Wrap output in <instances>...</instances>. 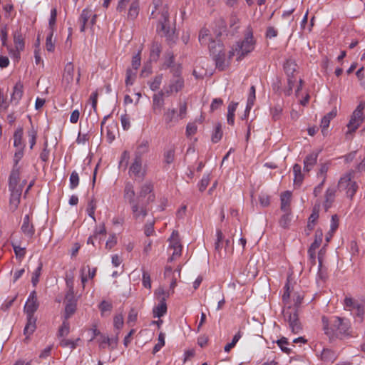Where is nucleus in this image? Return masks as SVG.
<instances>
[{
    "label": "nucleus",
    "mask_w": 365,
    "mask_h": 365,
    "mask_svg": "<svg viewBox=\"0 0 365 365\" xmlns=\"http://www.w3.org/2000/svg\"><path fill=\"white\" fill-rule=\"evenodd\" d=\"M123 199L130 205L133 219L143 221L148 215V205L154 202L155 195L150 181L143 183L138 194L130 182H127L123 190Z\"/></svg>",
    "instance_id": "obj_1"
},
{
    "label": "nucleus",
    "mask_w": 365,
    "mask_h": 365,
    "mask_svg": "<svg viewBox=\"0 0 365 365\" xmlns=\"http://www.w3.org/2000/svg\"><path fill=\"white\" fill-rule=\"evenodd\" d=\"M150 19L156 24V31L168 39L172 40L174 32L170 27L168 7L163 4V0H153V9Z\"/></svg>",
    "instance_id": "obj_2"
},
{
    "label": "nucleus",
    "mask_w": 365,
    "mask_h": 365,
    "mask_svg": "<svg viewBox=\"0 0 365 365\" xmlns=\"http://www.w3.org/2000/svg\"><path fill=\"white\" fill-rule=\"evenodd\" d=\"M322 322L324 334L330 339L349 335L351 324L349 320L346 318L337 316L330 317L323 316Z\"/></svg>",
    "instance_id": "obj_3"
},
{
    "label": "nucleus",
    "mask_w": 365,
    "mask_h": 365,
    "mask_svg": "<svg viewBox=\"0 0 365 365\" xmlns=\"http://www.w3.org/2000/svg\"><path fill=\"white\" fill-rule=\"evenodd\" d=\"M293 300L294 307H292L289 300V304L284 307L282 314L290 331L294 334H299L302 329V327L298 316V309L302 303L303 297L299 294H295Z\"/></svg>",
    "instance_id": "obj_4"
},
{
    "label": "nucleus",
    "mask_w": 365,
    "mask_h": 365,
    "mask_svg": "<svg viewBox=\"0 0 365 365\" xmlns=\"http://www.w3.org/2000/svg\"><path fill=\"white\" fill-rule=\"evenodd\" d=\"M255 48V41L252 33L249 32L246 34L242 41L236 43L229 51V58H232L235 55L237 56V60L241 61L245 56L252 52Z\"/></svg>",
    "instance_id": "obj_5"
},
{
    "label": "nucleus",
    "mask_w": 365,
    "mask_h": 365,
    "mask_svg": "<svg viewBox=\"0 0 365 365\" xmlns=\"http://www.w3.org/2000/svg\"><path fill=\"white\" fill-rule=\"evenodd\" d=\"M209 51L213 56L216 68L220 71H224L228 66L231 58H226L224 45L221 40L211 41L209 43Z\"/></svg>",
    "instance_id": "obj_6"
},
{
    "label": "nucleus",
    "mask_w": 365,
    "mask_h": 365,
    "mask_svg": "<svg viewBox=\"0 0 365 365\" xmlns=\"http://www.w3.org/2000/svg\"><path fill=\"white\" fill-rule=\"evenodd\" d=\"M365 109V101L361 102L354 110L349 123L347 124L349 133L355 132L364 122V110Z\"/></svg>",
    "instance_id": "obj_7"
},
{
    "label": "nucleus",
    "mask_w": 365,
    "mask_h": 365,
    "mask_svg": "<svg viewBox=\"0 0 365 365\" xmlns=\"http://www.w3.org/2000/svg\"><path fill=\"white\" fill-rule=\"evenodd\" d=\"M128 175L135 181L143 180L146 175V168L143 166V160L141 158L134 157L129 166Z\"/></svg>",
    "instance_id": "obj_8"
},
{
    "label": "nucleus",
    "mask_w": 365,
    "mask_h": 365,
    "mask_svg": "<svg viewBox=\"0 0 365 365\" xmlns=\"http://www.w3.org/2000/svg\"><path fill=\"white\" fill-rule=\"evenodd\" d=\"M354 172L350 171L342 176L339 181V186L345 189L346 195L349 198H352L358 189V185L355 181L352 180Z\"/></svg>",
    "instance_id": "obj_9"
},
{
    "label": "nucleus",
    "mask_w": 365,
    "mask_h": 365,
    "mask_svg": "<svg viewBox=\"0 0 365 365\" xmlns=\"http://www.w3.org/2000/svg\"><path fill=\"white\" fill-rule=\"evenodd\" d=\"M168 253L170 256L168 258L169 261H173L181 256L182 245L180 242L178 232L173 231L170 237L169 238Z\"/></svg>",
    "instance_id": "obj_10"
},
{
    "label": "nucleus",
    "mask_w": 365,
    "mask_h": 365,
    "mask_svg": "<svg viewBox=\"0 0 365 365\" xmlns=\"http://www.w3.org/2000/svg\"><path fill=\"white\" fill-rule=\"evenodd\" d=\"M38 307V303L36 291L30 293L29 298L24 306V312L26 315H34V313Z\"/></svg>",
    "instance_id": "obj_11"
},
{
    "label": "nucleus",
    "mask_w": 365,
    "mask_h": 365,
    "mask_svg": "<svg viewBox=\"0 0 365 365\" xmlns=\"http://www.w3.org/2000/svg\"><path fill=\"white\" fill-rule=\"evenodd\" d=\"M10 192V198H9V210L12 212H15L20 203L21 195L22 193L21 188H9Z\"/></svg>",
    "instance_id": "obj_12"
},
{
    "label": "nucleus",
    "mask_w": 365,
    "mask_h": 365,
    "mask_svg": "<svg viewBox=\"0 0 365 365\" xmlns=\"http://www.w3.org/2000/svg\"><path fill=\"white\" fill-rule=\"evenodd\" d=\"M320 152L321 150H314L305 157L303 162L304 172H309L313 169L314 166L317 163V159Z\"/></svg>",
    "instance_id": "obj_13"
},
{
    "label": "nucleus",
    "mask_w": 365,
    "mask_h": 365,
    "mask_svg": "<svg viewBox=\"0 0 365 365\" xmlns=\"http://www.w3.org/2000/svg\"><path fill=\"white\" fill-rule=\"evenodd\" d=\"M20 181V167L13 166L9 178V188H21L22 185H19Z\"/></svg>",
    "instance_id": "obj_14"
},
{
    "label": "nucleus",
    "mask_w": 365,
    "mask_h": 365,
    "mask_svg": "<svg viewBox=\"0 0 365 365\" xmlns=\"http://www.w3.org/2000/svg\"><path fill=\"white\" fill-rule=\"evenodd\" d=\"M93 16V11L91 9H85L82 11L79 17L78 21L81 24L80 31L84 32L88 26L89 20Z\"/></svg>",
    "instance_id": "obj_15"
},
{
    "label": "nucleus",
    "mask_w": 365,
    "mask_h": 365,
    "mask_svg": "<svg viewBox=\"0 0 365 365\" xmlns=\"http://www.w3.org/2000/svg\"><path fill=\"white\" fill-rule=\"evenodd\" d=\"M21 230L26 237L31 238L34 236L35 233V229L33 224L30 222L29 215H26L24 216Z\"/></svg>",
    "instance_id": "obj_16"
},
{
    "label": "nucleus",
    "mask_w": 365,
    "mask_h": 365,
    "mask_svg": "<svg viewBox=\"0 0 365 365\" xmlns=\"http://www.w3.org/2000/svg\"><path fill=\"white\" fill-rule=\"evenodd\" d=\"M292 192L290 191H285L281 194L280 200L281 206L280 209L282 212H292L290 208Z\"/></svg>",
    "instance_id": "obj_17"
},
{
    "label": "nucleus",
    "mask_w": 365,
    "mask_h": 365,
    "mask_svg": "<svg viewBox=\"0 0 365 365\" xmlns=\"http://www.w3.org/2000/svg\"><path fill=\"white\" fill-rule=\"evenodd\" d=\"M336 113H337L336 109L334 108L322 118V119L321 120L320 127L322 128V133H323L324 135H326V133L327 131V128L329 126L331 120H332L334 117H336Z\"/></svg>",
    "instance_id": "obj_18"
},
{
    "label": "nucleus",
    "mask_w": 365,
    "mask_h": 365,
    "mask_svg": "<svg viewBox=\"0 0 365 365\" xmlns=\"http://www.w3.org/2000/svg\"><path fill=\"white\" fill-rule=\"evenodd\" d=\"M24 93V86L21 82L19 81L16 83L13 88V92L11 96V101L15 104L19 103Z\"/></svg>",
    "instance_id": "obj_19"
},
{
    "label": "nucleus",
    "mask_w": 365,
    "mask_h": 365,
    "mask_svg": "<svg viewBox=\"0 0 365 365\" xmlns=\"http://www.w3.org/2000/svg\"><path fill=\"white\" fill-rule=\"evenodd\" d=\"M74 66L71 62L67 63L65 66L63 80L67 84H70L73 81Z\"/></svg>",
    "instance_id": "obj_20"
},
{
    "label": "nucleus",
    "mask_w": 365,
    "mask_h": 365,
    "mask_svg": "<svg viewBox=\"0 0 365 365\" xmlns=\"http://www.w3.org/2000/svg\"><path fill=\"white\" fill-rule=\"evenodd\" d=\"M13 40L15 48L24 50L25 41L22 33L20 30H16L13 32Z\"/></svg>",
    "instance_id": "obj_21"
},
{
    "label": "nucleus",
    "mask_w": 365,
    "mask_h": 365,
    "mask_svg": "<svg viewBox=\"0 0 365 365\" xmlns=\"http://www.w3.org/2000/svg\"><path fill=\"white\" fill-rule=\"evenodd\" d=\"M336 190L334 187H329L326 190L325 200L324 202V207L326 211H327L332 205L335 198Z\"/></svg>",
    "instance_id": "obj_22"
},
{
    "label": "nucleus",
    "mask_w": 365,
    "mask_h": 365,
    "mask_svg": "<svg viewBox=\"0 0 365 365\" xmlns=\"http://www.w3.org/2000/svg\"><path fill=\"white\" fill-rule=\"evenodd\" d=\"M283 67L287 78H294V73L297 71V65L293 59H287L284 62Z\"/></svg>",
    "instance_id": "obj_23"
},
{
    "label": "nucleus",
    "mask_w": 365,
    "mask_h": 365,
    "mask_svg": "<svg viewBox=\"0 0 365 365\" xmlns=\"http://www.w3.org/2000/svg\"><path fill=\"white\" fill-rule=\"evenodd\" d=\"M36 317L34 315H27V323L24 327V332L25 335L29 336L36 330Z\"/></svg>",
    "instance_id": "obj_24"
},
{
    "label": "nucleus",
    "mask_w": 365,
    "mask_h": 365,
    "mask_svg": "<svg viewBox=\"0 0 365 365\" xmlns=\"http://www.w3.org/2000/svg\"><path fill=\"white\" fill-rule=\"evenodd\" d=\"M167 312V304L165 302H159L153 309V315L154 318H160Z\"/></svg>",
    "instance_id": "obj_25"
},
{
    "label": "nucleus",
    "mask_w": 365,
    "mask_h": 365,
    "mask_svg": "<svg viewBox=\"0 0 365 365\" xmlns=\"http://www.w3.org/2000/svg\"><path fill=\"white\" fill-rule=\"evenodd\" d=\"M139 14V1L138 0H133L130 2V6L128 8V19L130 20H134L137 18Z\"/></svg>",
    "instance_id": "obj_26"
},
{
    "label": "nucleus",
    "mask_w": 365,
    "mask_h": 365,
    "mask_svg": "<svg viewBox=\"0 0 365 365\" xmlns=\"http://www.w3.org/2000/svg\"><path fill=\"white\" fill-rule=\"evenodd\" d=\"M164 119L165 123L171 126L174 123L178 120V113L175 108L168 109L164 113Z\"/></svg>",
    "instance_id": "obj_27"
},
{
    "label": "nucleus",
    "mask_w": 365,
    "mask_h": 365,
    "mask_svg": "<svg viewBox=\"0 0 365 365\" xmlns=\"http://www.w3.org/2000/svg\"><path fill=\"white\" fill-rule=\"evenodd\" d=\"M222 35V32H220L217 35V38H218L219 36ZM219 39H217V41ZM214 41L210 36L209 31L207 29H202L200 32L199 35V41L202 45H207L209 46V43Z\"/></svg>",
    "instance_id": "obj_28"
},
{
    "label": "nucleus",
    "mask_w": 365,
    "mask_h": 365,
    "mask_svg": "<svg viewBox=\"0 0 365 365\" xmlns=\"http://www.w3.org/2000/svg\"><path fill=\"white\" fill-rule=\"evenodd\" d=\"M164 105L163 93L162 91L155 93L153 96V108L155 111L161 110Z\"/></svg>",
    "instance_id": "obj_29"
},
{
    "label": "nucleus",
    "mask_w": 365,
    "mask_h": 365,
    "mask_svg": "<svg viewBox=\"0 0 365 365\" xmlns=\"http://www.w3.org/2000/svg\"><path fill=\"white\" fill-rule=\"evenodd\" d=\"M118 131L117 124L112 123L106 126V140L111 143L115 139V133Z\"/></svg>",
    "instance_id": "obj_30"
},
{
    "label": "nucleus",
    "mask_w": 365,
    "mask_h": 365,
    "mask_svg": "<svg viewBox=\"0 0 365 365\" xmlns=\"http://www.w3.org/2000/svg\"><path fill=\"white\" fill-rule=\"evenodd\" d=\"M149 150V143L147 140H142L140 144L138 145L137 149L135 152L134 157L142 159V156L143 154L148 152Z\"/></svg>",
    "instance_id": "obj_31"
},
{
    "label": "nucleus",
    "mask_w": 365,
    "mask_h": 365,
    "mask_svg": "<svg viewBox=\"0 0 365 365\" xmlns=\"http://www.w3.org/2000/svg\"><path fill=\"white\" fill-rule=\"evenodd\" d=\"M294 182L295 185H300L304 180V175L302 173V167L296 163L293 166Z\"/></svg>",
    "instance_id": "obj_32"
},
{
    "label": "nucleus",
    "mask_w": 365,
    "mask_h": 365,
    "mask_svg": "<svg viewBox=\"0 0 365 365\" xmlns=\"http://www.w3.org/2000/svg\"><path fill=\"white\" fill-rule=\"evenodd\" d=\"M23 129L21 128H17L14 134V145L16 148H24L23 143Z\"/></svg>",
    "instance_id": "obj_33"
},
{
    "label": "nucleus",
    "mask_w": 365,
    "mask_h": 365,
    "mask_svg": "<svg viewBox=\"0 0 365 365\" xmlns=\"http://www.w3.org/2000/svg\"><path fill=\"white\" fill-rule=\"evenodd\" d=\"M98 342L101 349H105L106 344L108 346H112L113 348L118 343V338L116 337L115 339H110L109 337L102 334L98 339Z\"/></svg>",
    "instance_id": "obj_34"
},
{
    "label": "nucleus",
    "mask_w": 365,
    "mask_h": 365,
    "mask_svg": "<svg viewBox=\"0 0 365 365\" xmlns=\"http://www.w3.org/2000/svg\"><path fill=\"white\" fill-rule=\"evenodd\" d=\"M292 220V212H284L281 216L279 224V226L284 229L288 228Z\"/></svg>",
    "instance_id": "obj_35"
},
{
    "label": "nucleus",
    "mask_w": 365,
    "mask_h": 365,
    "mask_svg": "<svg viewBox=\"0 0 365 365\" xmlns=\"http://www.w3.org/2000/svg\"><path fill=\"white\" fill-rule=\"evenodd\" d=\"M359 302L350 297H346L344 299L343 306L344 309L347 311L354 312Z\"/></svg>",
    "instance_id": "obj_36"
},
{
    "label": "nucleus",
    "mask_w": 365,
    "mask_h": 365,
    "mask_svg": "<svg viewBox=\"0 0 365 365\" xmlns=\"http://www.w3.org/2000/svg\"><path fill=\"white\" fill-rule=\"evenodd\" d=\"M76 303L73 300H69L66 304L64 319H68L76 312Z\"/></svg>",
    "instance_id": "obj_37"
},
{
    "label": "nucleus",
    "mask_w": 365,
    "mask_h": 365,
    "mask_svg": "<svg viewBox=\"0 0 365 365\" xmlns=\"http://www.w3.org/2000/svg\"><path fill=\"white\" fill-rule=\"evenodd\" d=\"M320 356L324 361H333L335 359V353L329 349H323Z\"/></svg>",
    "instance_id": "obj_38"
},
{
    "label": "nucleus",
    "mask_w": 365,
    "mask_h": 365,
    "mask_svg": "<svg viewBox=\"0 0 365 365\" xmlns=\"http://www.w3.org/2000/svg\"><path fill=\"white\" fill-rule=\"evenodd\" d=\"M98 308L101 312V316L105 317L107 315V312L110 313L111 312L113 304L108 301L103 300L100 303Z\"/></svg>",
    "instance_id": "obj_39"
},
{
    "label": "nucleus",
    "mask_w": 365,
    "mask_h": 365,
    "mask_svg": "<svg viewBox=\"0 0 365 365\" xmlns=\"http://www.w3.org/2000/svg\"><path fill=\"white\" fill-rule=\"evenodd\" d=\"M137 71H133V69L128 68L126 70V76H125V85L126 86H132L134 83L135 80Z\"/></svg>",
    "instance_id": "obj_40"
},
{
    "label": "nucleus",
    "mask_w": 365,
    "mask_h": 365,
    "mask_svg": "<svg viewBox=\"0 0 365 365\" xmlns=\"http://www.w3.org/2000/svg\"><path fill=\"white\" fill-rule=\"evenodd\" d=\"M255 86H252L250 89V94L247 98L246 111L250 112L255 100Z\"/></svg>",
    "instance_id": "obj_41"
},
{
    "label": "nucleus",
    "mask_w": 365,
    "mask_h": 365,
    "mask_svg": "<svg viewBox=\"0 0 365 365\" xmlns=\"http://www.w3.org/2000/svg\"><path fill=\"white\" fill-rule=\"evenodd\" d=\"M6 48L11 58L14 60V62L18 63L21 58V52L24 50L12 48L10 46H7Z\"/></svg>",
    "instance_id": "obj_42"
},
{
    "label": "nucleus",
    "mask_w": 365,
    "mask_h": 365,
    "mask_svg": "<svg viewBox=\"0 0 365 365\" xmlns=\"http://www.w3.org/2000/svg\"><path fill=\"white\" fill-rule=\"evenodd\" d=\"M290 294L291 289L289 286V281L287 279L284 287V293L282 294V302L284 304V307L289 304V301L290 300Z\"/></svg>",
    "instance_id": "obj_43"
},
{
    "label": "nucleus",
    "mask_w": 365,
    "mask_h": 365,
    "mask_svg": "<svg viewBox=\"0 0 365 365\" xmlns=\"http://www.w3.org/2000/svg\"><path fill=\"white\" fill-rule=\"evenodd\" d=\"M323 233L321 230H317L315 232L314 241L311 244L312 250H317L322 244Z\"/></svg>",
    "instance_id": "obj_44"
},
{
    "label": "nucleus",
    "mask_w": 365,
    "mask_h": 365,
    "mask_svg": "<svg viewBox=\"0 0 365 365\" xmlns=\"http://www.w3.org/2000/svg\"><path fill=\"white\" fill-rule=\"evenodd\" d=\"M277 344L284 353H286L287 354H290L292 351V349L289 347H287V345L289 344L288 339L286 337H282L281 339H278L277 341Z\"/></svg>",
    "instance_id": "obj_45"
},
{
    "label": "nucleus",
    "mask_w": 365,
    "mask_h": 365,
    "mask_svg": "<svg viewBox=\"0 0 365 365\" xmlns=\"http://www.w3.org/2000/svg\"><path fill=\"white\" fill-rule=\"evenodd\" d=\"M42 267H43V264L40 262L38 263V267H36V269L34 271V272L32 274L31 283L34 287H36L37 285V284L38 283L39 277H40V275L41 273Z\"/></svg>",
    "instance_id": "obj_46"
},
{
    "label": "nucleus",
    "mask_w": 365,
    "mask_h": 365,
    "mask_svg": "<svg viewBox=\"0 0 365 365\" xmlns=\"http://www.w3.org/2000/svg\"><path fill=\"white\" fill-rule=\"evenodd\" d=\"M70 332V324L68 319H63L61 326L58 329V334L59 336L63 337L67 336Z\"/></svg>",
    "instance_id": "obj_47"
},
{
    "label": "nucleus",
    "mask_w": 365,
    "mask_h": 365,
    "mask_svg": "<svg viewBox=\"0 0 365 365\" xmlns=\"http://www.w3.org/2000/svg\"><path fill=\"white\" fill-rule=\"evenodd\" d=\"M222 137V130L220 124L215 125L213 133L212 134V141L214 143L219 142Z\"/></svg>",
    "instance_id": "obj_48"
},
{
    "label": "nucleus",
    "mask_w": 365,
    "mask_h": 365,
    "mask_svg": "<svg viewBox=\"0 0 365 365\" xmlns=\"http://www.w3.org/2000/svg\"><path fill=\"white\" fill-rule=\"evenodd\" d=\"M27 133L29 137V142L30 143V148L33 149L36 142L37 130L32 125L31 128L28 130Z\"/></svg>",
    "instance_id": "obj_49"
},
{
    "label": "nucleus",
    "mask_w": 365,
    "mask_h": 365,
    "mask_svg": "<svg viewBox=\"0 0 365 365\" xmlns=\"http://www.w3.org/2000/svg\"><path fill=\"white\" fill-rule=\"evenodd\" d=\"M53 31H49L46 40V48L48 52H53L55 44L53 41Z\"/></svg>",
    "instance_id": "obj_50"
},
{
    "label": "nucleus",
    "mask_w": 365,
    "mask_h": 365,
    "mask_svg": "<svg viewBox=\"0 0 365 365\" xmlns=\"http://www.w3.org/2000/svg\"><path fill=\"white\" fill-rule=\"evenodd\" d=\"M57 17V9L56 8H53L51 10L50 18L48 20V29L49 31H53L55 29V25Z\"/></svg>",
    "instance_id": "obj_51"
},
{
    "label": "nucleus",
    "mask_w": 365,
    "mask_h": 365,
    "mask_svg": "<svg viewBox=\"0 0 365 365\" xmlns=\"http://www.w3.org/2000/svg\"><path fill=\"white\" fill-rule=\"evenodd\" d=\"M242 334L240 331H239L237 333L235 334V336L232 338V340L230 343H228L224 348L225 351L229 352L231 349H232L236 344L238 342V341L242 337Z\"/></svg>",
    "instance_id": "obj_52"
},
{
    "label": "nucleus",
    "mask_w": 365,
    "mask_h": 365,
    "mask_svg": "<svg viewBox=\"0 0 365 365\" xmlns=\"http://www.w3.org/2000/svg\"><path fill=\"white\" fill-rule=\"evenodd\" d=\"M328 170L329 165L327 163L321 164L320 168L317 173V178H322V181L325 182Z\"/></svg>",
    "instance_id": "obj_53"
},
{
    "label": "nucleus",
    "mask_w": 365,
    "mask_h": 365,
    "mask_svg": "<svg viewBox=\"0 0 365 365\" xmlns=\"http://www.w3.org/2000/svg\"><path fill=\"white\" fill-rule=\"evenodd\" d=\"M161 52V46L160 44L158 42H154L152 45L151 48V52H150V57L156 60L160 56V53Z\"/></svg>",
    "instance_id": "obj_54"
},
{
    "label": "nucleus",
    "mask_w": 365,
    "mask_h": 365,
    "mask_svg": "<svg viewBox=\"0 0 365 365\" xmlns=\"http://www.w3.org/2000/svg\"><path fill=\"white\" fill-rule=\"evenodd\" d=\"M70 188L75 189L79 184V176L78 173L74 170L71 173L69 178Z\"/></svg>",
    "instance_id": "obj_55"
},
{
    "label": "nucleus",
    "mask_w": 365,
    "mask_h": 365,
    "mask_svg": "<svg viewBox=\"0 0 365 365\" xmlns=\"http://www.w3.org/2000/svg\"><path fill=\"white\" fill-rule=\"evenodd\" d=\"M154 295L158 302H165L166 298L168 297V294L162 287L158 288L155 291Z\"/></svg>",
    "instance_id": "obj_56"
},
{
    "label": "nucleus",
    "mask_w": 365,
    "mask_h": 365,
    "mask_svg": "<svg viewBox=\"0 0 365 365\" xmlns=\"http://www.w3.org/2000/svg\"><path fill=\"white\" fill-rule=\"evenodd\" d=\"M129 160H130L129 151L124 150L122 153L121 156H120V162H119L120 167H124V168L125 169L128 165Z\"/></svg>",
    "instance_id": "obj_57"
},
{
    "label": "nucleus",
    "mask_w": 365,
    "mask_h": 365,
    "mask_svg": "<svg viewBox=\"0 0 365 365\" xmlns=\"http://www.w3.org/2000/svg\"><path fill=\"white\" fill-rule=\"evenodd\" d=\"M354 315L359 318L360 322H363L364 314H365V309L364 304L359 303V305L356 306V309L354 310Z\"/></svg>",
    "instance_id": "obj_58"
},
{
    "label": "nucleus",
    "mask_w": 365,
    "mask_h": 365,
    "mask_svg": "<svg viewBox=\"0 0 365 365\" xmlns=\"http://www.w3.org/2000/svg\"><path fill=\"white\" fill-rule=\"evenodd\" d=\"M123 316L122 314H116L113 318V326L115 329L120 330L123 326Z\"/></svg>",
    "instance_id": "obj_59"
},
{
    "label": "nucleus",
    "mask_w": 365,
    "mask_h": 365,
    "mask_svg": "<svg viewBox=\"0 0 365 365\" xmlns=\"http://www.w3.org/2000/svg\"><path fill=\"white\" fill-rule=\"evenodd\" d=\"M12 247L17 258L21 259L25 257L26 249L24 247H21L16 244H12Z\"/></svg>",
    "instance_id": "obj_60"
},
{
    "label": "nucleus",
    "mask_w": 365,
    "mask_h": 365,
    "mask_svg": "<svg viewBox=\"0 0 365 365\" xmlns=\"http://www.w3.org/2000/svg\"><path fill=\"white\" fill-rule=\"evenodd\" d=\"M141 58H140V51L138 52L135 56H133L132 58V68L133 71H137L138 68L140 66Z\"/></svg>",
    "instance_id": "obj_61"
},
{
    "label": "nucleus",
    "mask_w": 365,
    "mask_h": 365,
    "mask_svg": "<svg viewBox=\"0 0 365 365\" xmlns=\"http://www.w3.org/2000/svg\"><path fill=\"white\" fill-rule=\"evenodd\" d=\"M165 345V335L163 333H160L158 336V341L153 347V353L155 354L158 352L161 348Z\"/></svg>",
    "instance_id": "obj_62"
},
{
    "label": "nucleus",
    "mask_w": 365,
    "mask_h": 365,
    "mask_svg": "<svg viewBox=\"0 0 365 365\" xmlns=\"http://www.w3.org/2000/svg\"><path fill=\"white\" fill-rule=\"evenodd\" d=\"M210 180V174H205L199 183L200 191L202 192L207 188V185H209Z\"/></svg>",
    "instance_id": "obj_63"
},
{
    "label": "nucleus",
    "mask_w": 365,
    "mask_h": 365,
    "mask_svg": "<svg viewBox=\"0 0 365 365\" xmlns=\"http://www.w3.org/2000/svg\"><path fill=\"white\" fill-rule=\"evenodd\" d=\"M137 318H138V312L135 309L132 308L128 313L127 323L128 324H130V326H133L135 324V322H136Z\"/></svg>",
    "instance_id": "obj_64"
}]
</instances>
